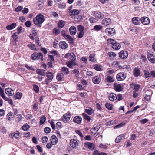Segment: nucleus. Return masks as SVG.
Instances as JSON below:
<instances>
[{
    "instance_id": "obj_46",
    "label": "nucleus",
    "mask_w": 155,
    "mask_h": 155,
    "mask_svg": "<svg viewBox=\"0 0 155 155\" xmlns=\"http://www.w3.org/2000/svg\"><path fill=\"white\" fill-rule=\"evenodd\" d=\"M30 128V126L28 124H25L22 126V129L24 131H28Z\"/></svg>"
},
{
    "instance_id": "obj_58",
    "label": "nucleus",
    "mask_w": 155,
    "mask_h": 155,
    "mask_svg": "<svg viewBox=\"0 0 155 155\" xmlns=\"http://www.w3.org/2000/svg\"><path fill=\"white\" fill-rule=\"evenodd\" d=\"M60 32V30L58 28H56L53 30V33L56 35L58 34Z\"/></svg>"
},
{
    "instance_id": "obj_27",
    "label": "nucleus",
    "mask_w": 155,
    "mask_h": 155,
    "mask_svg": "<svg viewBox=\"0 0 155 155\" xmlns=\"http://www.w3.org/2000/svg\"><path fill=\"white\" fill-rule=\"evenodd\" d=\"M85 146L87 147L90 149L91 150L94 149L95 147L94 145L90 142H86L85 143Z\"/></svg>"
},
{
    "instance_id": "obj_3",
    "label": "nucleus",
    "mask_w": 155,
    "mask_h": 155,
    "mask_svg": "<svg viewBox=\"0 0 155 155\" xmlns=\"http://www.w3.org/2000/svg\"><path fill=\"white\" fill-rule=\"evenodd\" d=\"M46 75L47 78L45 80V82L47 85H48L52 81L54 76L52 72L49 71L47 72Z\"/></svg>"
},
{
    "instance_id": "obj_33",
    "label": "nucleus",
    "mask_w": 155,
    "mask_h": 155,
    "mask_svg": "<svg viewBox=\"0 0 155 155\" xmlns=\"http://www.w3.org/2000/svg\"><path fill=\"white\" fill-rule=\"evenodd\" d=\"M22 96V94L21 92H17L14 96V98L16 99L20 100L21 99Z\"/></svg>"
},
{
    "instance_id": "obj_26",
    "label": "nucleus",
    "mask_w": 155,
    "mask_h": 155,
    "mask_svg": "<svg viewBox=\"0 0 155 155\" xmlns=\"http://www.w3.org/2000/svg\"><path fill=\"white\" fill-rule=\"evenodd\" d=\"M64 78V74L63 73H59L56 76V78L58 81H61Z\"/></svg>"
},
{
    "instance_id": "obj_14",
    "label": "nucleus",
    "mask_w": 155,
    "mask_h": 155,
    "mask_svg": "<svg viewBox=\"0 0 155 155\" xmlns=\"http://www.w3.org/2000/svg\"><path fill=\"white\" fill-rule=\"evenodd\" d=\"M109 99L111 101L115 100L117 99L116 95L114 93H112L109 94L108 96Z\"/></svg>"
},
{
    "instance_id": "obj_2",
    "label": "nucleus",
    "mask_w": 155,
    "mask_h": 155,
    "mask_svg": "<svg viewBox=\"0 0 155 155\" xmlns=\"http://www.w3.org/2000/svg\"><path fill=\"white\" fill-rule=\"evenodd\" d=\"M43 56L42 53L41 52H35L31 56V58L33 60H40L41 61L43 60Z\"/></svg>"
},
{
    "instance_id": "obj_31",
    "label": "nucleus",
    "mask_w": 155,
    "mask_h": 155,
    "mask_svg": "<svg viewBox=\"0 0 155 155\" xmlns=\"http://www.w3.org/2000/svg\"><path fill=\"white\" fill-rule=\"evenodd\" d=\"M140 85L139 84H130V87L131 88L134 87V91H138L139 89L140 88Z\"/></svg>"
},
{
    "instance_id": "obj_16",
    "label": "nucleus",
    "mask_w": 155,
    "mask_h": 155,
    "mask_svg": "<svg viewBox=\"0 0 155 155\" xmlns=\"http://www.w3.org/2000/svg\"><path fill=\"white\" fill-rule=\"evenodd\" d=\"M133 74L135 77H137L139 76L140 74V71L139 68L135 67L134 69Z\"/></svg>"
},
{
    "instance_id": "obj_19",
    "label": "nucleus",
    "mask_w": 155,
    "mask_h": 155,
    "mask_svg": "<svg viewBox=\"0 0 155 155\" xmlns=\"http://www.w3.org/2000/svg\"><path fill=\"white\" fill-rule=\"evenodd\" d=\"M112 48L116 50H119L121 48V45L118 43H117L116 41L113 43L112 45Z\"/></svg>"
},
{
    "instance_id": "obj_11",
    "label": "nucleus",
    "mask_w": 155,
    "mask_h": 155,
    "mask_svg": "<svg viewBox=\"0 0 155 155\" xmlns=\"http://www.w3.org/2000/svg\"><path fill=\"white\" fill-rule=\"evenodd\" d=\"M71 114L69 113H66L63 115L61 119L64 122L66 123L69 120Z\"/></svg>"
},
{
    "instance_id": "obj_22",
    "label": "nucleus",
    "mask_w": 155,
    "mask_h": 155,
    "mask_svg": "<svg viewBox=\"0 0 155 155\" xmlns=\"http://www.w3.org/2000/svg\"><path fill=\"white\" fill-rule=\"evenodd\" d=\"M69 31L71 35H73L76 34L77 31L76 27L74 26H72L70 27Z\"/></svg>"
},
{
    "instance_id": "obj_20",
    "label": "nucleus",
    "mask_w": 155,
    "mask_h": 155,
    "mask_svg": "<svg viewBox=\"0 0 155 155\" xmlns=\"http://www.w3.org/2000/svg\"><path fill=\"white\" fill-rule=\"evenodd\" d=\"M60 48L63 49H65L67 48L68 45L65 41H61L59 43Z\"/></svg>"
},
{
    "instance_id": "obj_4",
    "label": "nucleus",
    "mask_w": 155,
    "mask_h": 155,
    "mask_svg": "<svg viewBox=\"0 0 155 155\" xmlns=\"http://www.w3.org/2000/svg\"><path fill=\"white\" fill-rule=\"evenodd\" d=\"M92 15L96 18L100 19H102L104 17V15L99 11H93Z\"/></svg>"
},
{
    "instance_id": "obj_23",
    "label": "nucleus",
    "mask_w": 155,
    "mask_h": 155,
    "mask_svg": "<svg viewBox=\"0 0 155 155\" xmlns=\"http://www.w3.org/2000/svg\"><path fill=\"white\" fill-rule=\"evenodd\" d=\"M5 91L6 94L9 96H12L14 94V91L10 88L5 89Z\"/></svg>"
},
{
    "instance_id": "obj_40",
    "label": "nucleus",
    "mask_w": 155,
    "mask_h": 155,
    "mask_svg": "<svg viewBox=\"0 0 155 155\" xmlns=\"http://www.w3.org/2000/svg\"><path fill=\"white\" fill-rule=\"evenodd\" d=\"M103 28V26L100 25H95L94 27V29L95 31H98L101 30Z\"/></svg>"
},
{
    "instance_id": "obj_49",
    "label": "nucleus",
    "mask_w": 155,
    "mask_h": 155,
    "mask_svg": "<svg viewBox=\"0 0 155 155\" xmlns=\"http://www.w3.org/2000/svg\"><path fill=\"white\" fill-rule=\"evenodd\" d=\"M144 76L146 78H150L151 77V74L147 71L145 70L144 71Z\"/></svg>"
},
{
    "instance_id": "obj_5",
    "label": "nucleus",
    "mask_w": 155,
    "mask_h": 155,
    "mask_svg": "<svg viewBox=\"0 0 155 155\" xmlns=\"http://www.w3.org/2000/svg\"><path fill=\"white\" fill-rule=\"evenodd\" d=\"M126 77V74L124 72H120L116 75V78L118 81H121L124 80Z\"/></svg>"
},
{
    "instance_id": "obj_18",
    "label": "nucleus",
    "mask_w": 155,
    "mask_h": 155,
    "mask_svg": "<svg viewBox=\"0 0 155 155\" xmlns=\"http://www.w3.org/2000/svg\"><path fill=\"white\" fill-rule=\"evenodd\" d=\"M66 64L68 67L71 68L73 66L77 65V64L76 63L75 61L74 60H70L68 61L66 63Z\"/></svg>"
},
{
    "instance_id": "obj_61",
    "label": "nucleus",
    "mask_w": 155,
    "mask_h": 155,
    "mask_svg": "<svg viewBox=\"0 0 155 155\" xmlns=\"http://www.w3.org/2000/svg\"><path fill=\"white\" fill-rule=\"evenodd\" d=\"M25 25L27 27H29L31 25V24L30 21H28L25 22Z\"/></svg>"
},
{
    "instance_id": "obj_32",
    "label": "nucleus",
    "mask_w": 155,
    "mask_h": 155,
    "mask_svg": "<svg viewBox=\"0 0 155 155\" xmlns=\"http://www.w3.org/2000/svg\"><path fill=\"white\" fill-rule=\"evenodd\" d=\"M14 115L12 113L10 112L7 115V119L9 120H12L14 119Z\"/></svg>"
},
{
    "instance_id": "obj_21",
    "label": "nucleus",
    "mask_w": 155,
    "mask_h": 155,
    "mask_svg": "<svg viewBox=\"0 0 155 155\" xmlns=\"http://www.w3.org/2000/svg\"><path fill=\"white\" fill-rule=\"evenodd\" d=\"M101 79L98 76H96L92 79L93 82L95 84H98L100 82Z\"/></svg>"
},
{
    "instance_id": "obj_63",
    "label": "nucleus",
    "mask_w": 155,
    "mask_h": 155,
    "mask_svg": "<svg viewBox=\"0 0 155 155\" xmlns=\"http://www.w3.org/2000/svg\"><path fill=\"white\" fill-rule=\"evenodd\" d=\"M117 100L118 101H119L123 99L122 95L121 94H118L117 97Z\"/></svg>"
},
{
    "instance_id": "obj_37",
    "label": "nucleus",
    "mask_w": 155,
    "mask_h": 155,
    "mask_svg": "<svg viewBox=\"0 0 155 155\" xmlns=\"http://www.w3.org/2000/svg\"><path fill=\"white\" fill-rule=\"evenodd\" d=\"M89 60L92 62H95L96 59L95 58V54H91L89 56Z\"/></svg>"
},
{
    "instance_id": "obj_28",
    "label": "nucleus",
    "mask_w": 155,
    "mask_h": 155,
    "mask_svg": "<svg viewBox=\"0 0 155 155\" xmlns=\"http://www.w3.org/2000/svg\"><path fill=\"white\" fill-rule=\"evenodd\" d=\"M16 26V24L15 23H14L11 24L7 25L6 27V28L7 30H10L14 28Z\"/></svg>"
},
{
    "instance_id": "obj_15",
    "label": "nucleus",
    "mask_w": 155,
    "mask_h": 155,
    "mask_svg": "<svg viewBox=\"0 0 155 155\" xmlns=\"http://www.w3.org/2000/svg\"><path fill=\"white\" fill-rule=\"evenodd\" d=\"M111 20L109 18H105L102 20L101 24L103 25L107 26L111 23Z\"/></svg>"
},
{
    "instance_id": "obj_13",
    "label": "nucleus",
    "mask_w": 155,
    "mask_h": 155,
    "mask_svg": "<svg viewBox=\"0 0 155 155\" xmlns=\"http://www.w3.org/2000/svg\"><path fill=\"white\" fill-rule=\"evenodd\" d=\"M100 128V126H94V127L91 128V134H92L93 135H95L98 131Z\"/></svg>"
},
{
    "instance_id": "obj_45",
    "label": "nucleus",
    "mask_w": 155,
    "mask_h": 155,
    "mask_svg": "<svg viewBox=\"0 0 155 155\" xmlns=\"http://www.w3.org/2000/svg\"><path fill=\"white\" fill-rule=\"evenodd\" d=\"M19 133H16L13 134H12L11 135V137H12V138H17L19 137Z\"/></svg>"
},
{
    "instance_id": "obj_1",
    "label": "nucleus",
    "mask_w": 155,
    "mask_h": 155,
    "mask_svg": "<svg viewBox=\"0 0 155 155\" xmlns=\"http://www.w3.org/2000/svg\"><path fill=\"white\" fill-rule=\"evenodd\" d=\"M33 21L35 24L41 27V24L45 21L44 17L41 14H38L36 17L33 18Z\"/></svg>"
},
{
    "instance_id": "obj_9",
    "label": "nucleus",
    "mask_w": 155,
    "mask_h": 155,
    "mask_svg": "<svg viewBox=\"0 0 155 155\" xmlns=\"http://www.w3.org/2000/svg\"><path fill=\"white\" fill-rule=\"evenodd\" d=\"M114 88L116 91L120 92L123 89V85L120 84L114 83Z\"/></svg>"
},
{
    "instance_id": "obj_34",
    "label": "nucleus",
    "mask_w": 155,
    "mask_h": 155,
    "mask_svg": "<svg viewBox=\"0 0 155 155\" xmlns=\"http://www.w3.org/2000/svg\"><path fill=\"white\" fill-rule=\"evenodd\" d=\"M61 70L64 74L67 75L69 74V71L67 67H63L61 68Z\"/></svg>"
},
{
    "instance_id": "obj_24",
    "label": "nucleus",
    "mask_w": 155,
    "mask_h": 155,
    "mask_svg": "<svg viewBox=\"0 0 155 155\" xmlns=\"http://www.w3.org/2000/svg\"><path fill=\"white\" fill-rule=\"evenodd\" d=\"M51 143L53 145H55L57 143L58 139L56 136L53 135L51 136Z\"/></svg>"
},
{
    "instance_id": "obj_54",
    "label": "nucleus",
    "mask_w": 155,
    "mask_h": 155,
    "mask_svg": "<svg viewBox=\"0 0 155 155\" xmlns=\"http://www.w3.org/2000/svg\"><path fill=\"white\" fill-rule=\"evenodd\" d=\"M115 123V121L111 120L109 121L106 123V125L107 126H110L114 124Z\"/></svg>"
},
{
    "instance_id": "obj_43",
    "label": "nucleus",
    "mask_w": 155,
    "mask_h": 155,
    "mask_svg": "<svg viewBox=\"0 0 155 155\" xmlns=\"http://www.w3.org/2000/svg\"><path fill=\"white\" fill-rule=\"evenodd\" d=\"M64 38L66 39L70 43H73V39L69 35H67L65 36V37Z\"/></svg>"
},
{
    "instance_id": "obj_29",
    "label": "nucleus",
    "mask_w": 155,
    "mask_h": 155,
    "mask_svg": "<svg viewBox=\"0 0 155 155\" xmlns=\"http://www.w3.org/2000/svg\"><path fill=\"white\" fill-rule=\"evenodd\" d=\"M106 82L108 83H112L114 81V78L110 76H107L105 79Z\"/></svg>"
},
{
    "instance_id": "obj_39",
    "label": "nucleus",
    "mask_w": 155,
    "mask_h": 155,
    "mask_svg": "<svg viewBox=\"0 0 155 155\" xmlns=\"http://www.w3.org/2000/svg\"><path fill=\"white\" fill-rule=\"evenodd\" d=\"M85 112L89 115H91L93 113H94V110L91 108H89L88 109H86L85 110Z\"/></svg>"
},
{
    "instance_id": "obj_12",
    "label": "nucleus",
    "mask_w": 155,
    "mask_h": 155,
    "mask_svg": "<svg viewBox=\"0 0 155 155\" xmlns=\"http://www.w3.org/2000/svg\"><path fill=\"white\" fill-rule=\"evenodd\" d=\"M147 57L149 61L151 62L153 64L155 63V58L153 54L148 53L147 55Z\"/></svg>"
},
{
    "instance_id": "obj_51",
    "label": "nucleus",
    "mask_w": 155,
    "mask_h": 155,
    "mask_svg": "<svg viewBox=\"0 0 155 155\" xmlns=\"http://www.w3.org/2000/svg\"><path fill=\"white\" fill-rule=\"evenodd\" d=\"M82 115L84 117V118L88 121H89L91 120L90 117L88 116L86 114L83 113Z\"/></svg>"
},
{
    "instance_id": "obj_55",
    "label": "nucleus",
    "mask_w": 155,
    "mask_h": 155,
    "mask_svg": "<svg viewBox=\"0 0 155 155\" xmlns=\"http://www.w3.org/2000/svg\"><path fill=\"white\" fill-rule=\"evenodd\" d=\"M130 68V66L129 65H126L121 66V68H120V69H127Z\"/></svg>"
},
{
    "instance_id": "obj_56",
    "label": "nucleus",
    "mask_w": 155,
    "mask_h": 155,
    "mask_svg": "<svg viewBox=\"0 0 155 155\" xmlns=\"http://www.w3.org/2000/svg\"><path fill=\"white\" fill-rule=\"evenodd\" d=\"M151 98L150 95L146 94L144 97V99L147 101H150Z\"/></svg>"
},
{
    "instance_id": "obj_8",
    "label": "nucleus",
    "mask_w": 155,
    "mask_h": 155,
    "mask_svg": "<svg viewBox=\"0 0 155 155\" xmlns=\"http://www.w3.org/2000/svg\"><path fill=\"white\" fill-rule=\"evenodd\" d=\"M128 55V53L127 51L122 50L119 53V57L122 59H126Z\"/></svg>"
},
{
    "instance_id": "obj_38",
    "label": "nucleus",
    "mask_w": 155,
    "mask_h": 155,
    "mask_svg": "<svg viewBox=\"0 0 155 155\" xmlns=\"http://www.w3.org/2000/svg\"><path fill=\"white\" fill-rule=\"evenodd\" d=\"M37 73L39 75L41 76H44L45 74V70H41L38 69L36 70V71Z\"/></svg>"
},
{
    "instance_id": "obj_25",
    "label": "nucleus",
    "mask_w": 155,
    "mask_h": 155,
    "mask_svg": "<svg viewBox=\"0 0 155 155\" xmlns=\"http://www.w3.org/2000/svg\"><path fill=\"white\" fill-rule=\"evenodd\" d=\"M82 120V118L79 116H75L73 119V121L75 123L79 124Z\"/></svg>"
},
{
    "instance_id": "obj_59",
    "label": "nucleus",
    "mask_w": 155,
    "mask_h": 155,
    "mask_svg": "<svg viewBox=\"0 0 155 155\" xmlns=\"http://www.w3.org/2000/svg\"><path fill=\"white\" fill-rule=\"evenodd\" d=\"M108 55L110 57H114L116 56V54L113 52H110L108 53Z\"/></svg>"
},
{
    "instance_id": "obj_57",
    "label": "nucleus",
    "mask_w": 155,
    "mask_h": 155,
    "mask_svg": "<svg viewBox=\"0 0 155 155\" xmlns=\"http://www.w3.org/2000/svg\"><path fill=\"white\" fill-rule=\"evenodd\" d=\"M108 146V144H104L101 143L100 144V147L101 148L105 149L107 148Z\"/></svg>"
},
{
    "instance_id": "obj_44",
    "label": "nucleus",
    "mask_w": 155,
    "mask_h": 155,
    "mask_svg": "<svg viewBox=\"0 0 155 155\" xmlns=\"http://www.w3.org/2000/svg\"><path fill=\"white\" fill-rule=\"evenodd\" d=\"M124 137V135L122 134L118 136L115 140V142L116 143L119 142L120 140L122 139V138Z\"/></svg>"
},
{
    "instance_id": "obj_41",
    "label": "nucleus",
    "mask_w": 155,
    "mask_h": 155,
    "mask_svg": "<svg viewBox=\"0 0 155 155\" xmlns=\"http://www.w3.org/2000/svg\"><path fill=\"white\" fill-rule=\"evenodd\" d=\"M94 68L97 71H100L101 70L102 67L100 65L96 64L94 65Z\"/></svg>"
},
{
    "instance_id": "obj_64",
    "label": "nucleus",
    "mask_w": 155,
    "mask_h": 155,
    "mask_svg": "<svg viewBox=\"0 0 155 155\" xmlns=\"http://www.w3.org/2000/svg\"><path fill=\"white\" fill-rule=\"evenodd\" d=\"M18 33H14L12 36V37L14 40H16L18 38Z\"/></svg>"
},
{
    "instance_id": "obj_47",
    "label": "nucleus",
    "mask_w": 155,
    "mask_h": 155,
    "mask_svg": "<svg viewBox=\"0 0 155 155\" xmlns=\"http://www.w3.org/2000/svg\"><path fill=\"white\" fill-rule=\"evenodd\" d=\"M69 58L71 60L75 61L76 59V56L73 53H70Z\"/></svg>"
},
{
    "instance_id": "obj_48",
    "label": "nucleus",
    "mask_w": 155,
    "mask_h": 155,
    "mask_svg": "<svg viewBox=\"0 0 155 155\" xmlns=\"http://www.w3.org/2000/svg\"><path fill=\"white\" fill-rule=\"evenodd\" d=\"M125 125V123H121L119 124L114 126V129L119 128L124 126Z\"/></svg>"
},
{
    "instance_id": "obj_60",
    "label": "nucleus",
    "mask_w": 155,
    "mask_h": 155,
    "mask_svg": "<svg viewBox=\"0 0 155 155\" xmlns=\"http://www.w3.org/2000/svg\"><path fill=\"white\" fill-rule=\"evenodd\" d=\"M66 6V4L64 3H61L59 4V8L63 9Z\"/></svg>"
},
{
    "instance_id": "obj_35",
    "label": "nucleus",
    "mask_w": 155,
    "mask_h": 155,
    "mask_svg": "<svg viewBox=\"0 0 155 155\" xmlns=\"http://www.w3.org/2000/svg\"><path fill=\"white\" fill-rule=\"evenodd\" d=\"M28 47L31 50L34 51H37L36 46L33 44H30L28 45Z\"/></svg>"
},
{
    "instance_id": "obj_6",
    "label": "nucleus",
    "mask_w": 155,
    "mask_h": 155,
    "mask_svg": "<svg viewBox=\"0 0 155 155\" xmlns=\"http://www.w3.org/2000/svg\"><path fill=\"white\" fill-rule=\"evenodd\" d=\"M69 143L72 147L73 148H76L78 146V140L76 139H71L70 140Z\"/></svg>"
},
{
    "instance_id": "obj_7",
    "label": "nucleus",
    "mask_w": 155,
    "mask_h": 155,
    "mask_svg": "<svg viewBox=\"0 0 155 155\" xmlns=\"http://www.w3.org/2000/svg\"><path fill=\"white\" fill-rule=\"evenodd\" d=\"M105 32L107 35L112 36L115 34V30L113 28H108L105 29Z\"/></svg>"
},
{
    "instance_id": "obj_53",
    "label": "nucleus",
    "mask_w": 155,
    "mask_h": 155,
    "mask_svg": "<svg viewBox=\"0 0 155 155\" xmlns=\"http://www.w3.org/2000/svg\"><path fill=\"white\" fill-rule=\"evenodd\" d=\"M33 88L34 91L36 93H38L39 92V88L38 86L36 85H33Z\"/></svg>"
},
{
    "instance_id": "obj_50",
    "label": "nucleus",
    "mask_w": 155,
    "mask_h": 155,
    "mask_svg": "<svg viewBox=\"0 0 155 155\" xmlns=\"http://www.w3.org/2000/svg\"><path fill=\"white\" fill-rule=\"evenodd\" d=\"M77 29L79 32H84V27L82 25H78L77 26Z\"/></svg>"
},
{
    "instance_id": "obj_10",
    "label": "nucleus",
    "mask_w": 155,
    "mask_h": 155,
    "mask_svg": "<svg viewBox=\"0 0 155 155\" xmlns=\"http://www.w3.org/2000/svg\"><path fill=\"white\" fill-rule=\"evenodd\" d=\"M140 21L142 24L145 25H148L150 22L149 18L147 17H142L140 19Z\"/></svg>"
},
{
    "instance_id": "obj_52",
    "label": "nucleus",
    "mask_w": 155,
    "mask_h": 155,
    "mask_svg": "<svg viewBox=\"0 0 155 155\" xmlns=\"http://www.w3.org/2000/svg\"><path fill=\"white\" fill-rule=\"evenodd\" d=\"M105 106L106 108L109 110H111L112 109V105L110 103H106L105 104Z\"/></svg>"
},
{
    "instance_id": "obj_36",
    "label": "nucleus",
    "mask_w": 155,
    "mask_h": 155,
    "mask_svg": "<svg viewBox=\"0 0 155 155\" xmlns=\"http://www.w3.org/2000/svg\"><path fill=\"white\" fill-rule=\"evenodd\" d=\"M65 25V22L63 20H60L58 22V27L60 28H62Z\"/></svg>"
},
{
    "instance_id": "obj_30",
    "label": "nucleus",
    "mask_w": 155,
    "mask_h": 155,
    "mask_svg": "<svg viewBox=\"0 0 155 155\" xmlns=\"http://www.w3.org/2000/svg\"><path fill=\"white\" fill-rule=\"evenodd\" d=\"M140 18L137 17H134L132 19L133 23L135 25L138 24L140 22Z\"/></svg>"
},
{
    "instance_id": "obj_62",
    "label": "nucleus",
    "mask_w": 155,
    "mask_h": 155,
    "mask_svg": "<svg viewBox=\"0 0 155 155\" xmlns=\"http://www.w3.org/2000/svg\"><path fill=\"white\" fill-rule=\"evenodd\" d=\"M89 20L91 23H93L96 22V19L94 18L91 17L89 18Z\"/></svg>"
},
{
    "instance_id": "obj_42",
    "label": "nucleus",
    "mask_w": 155,
    "mask_h": 155,
    "mask_svg": "<svg viewBox=\"0 0 155 155\" xmlns=\"http://www.w3.org/2000/svg\"><path fill=\"white\" fill-rule=\"evenodd\" d=\"M46 118L44 116H43L40 118V124H42L46 121Z\"/></svg>"
},
{
    "instance_id": "obj_17",
    "label": "nucleus",
    "mask_w": 155,
    "mask_h": 155,
    "mask_svg": "<svg viewBox=\"0 0 155 155\" xmlns=\"http://www.w3.org/2000/svg\"><path fill=\"white\" fill-rule=\"evenodd\" d=\"M71 8H72V6H71L70 7V8L69 9V13L71 16H72L73 15H78L79 13V11L78 10H72L71 9Z\"/></svg>"
}]
</instances>
